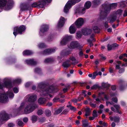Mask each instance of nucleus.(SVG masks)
<instances>
[{
	"mask_svg": "<svg viewBox=\"0 0 127 127\" xmlns=\"http://www.w3.org/2000/svg\"><path fill=\"white\" fill-rule=\"evenodd\" d=\"M25 62L28 65H35L37 64V62L33 59H27L26 60Z\"/></svg>",
	"mask_w": 127,
	"mask_h": 127,
	"instance_id": "19",
	"label": "nucleus"
},
{
	"mask_svg": "<svg viewBox=\"0 0 127 127\" xmlns=\"http://www.w3.org/2000/svg\"><path fill=\"white\" fill-rule=\"evenodd\" d=\"M120 6L122 7H124L126 6L125 1H123L119 3Z\"/></svg>",
	"mask_w": 127,
	"mask_h": 127,
	"instance_id": "36",
	"label": "nucleus"
},
{
	"mask_svg": "<svg viewBox=\"0 0 127 127\" xmlns=\"http://www.w3.org/2000/svg\"><path fill=\"white\" fill-rule=\"evenodd\" d=\"M76 30V28L74 25H71L69 28V32L71 34H72L74 33Z\"/></svg>",
	"mask_w": 127,
	"mask_h": 127,
	"instance_id": "24",
	"label": "nucleus"
},
{
	"mask_svg": "<svg viewBox=\"0 0 127 127\" xmlns=\"http://www.w3.org/2000/svg\"><path fill=\"white\" fill-rule=\"evenodd\" d=\"M121 62L120 61H115L114 63V64H116L115 68L116 69H119L120 68V64H121Z\"/></svg>",
	"mask_w": 127,
	"mask_h": 127,
	"instance_id": "27",
	"label": "nucleus"
},
{
	"mask_svg": "<svg viewBox=\"0 0 127 127\" xmlns=\"http://www.w3.org/2000/svg\"><path fill=\"white\" fill-rule=\"evenodd\" d=\"M120 118L119 117H114V121L117 122H118L119 121Z\"/></svg>",
	"mask_w": 127,
	"mask_h": 127,
	"instance_id": "52",
	"label": "nucleus"
},
{
	"mask_svg": "<svg viewBox=\"0 0 127 127\" xmlns=\"http://www.w3.org/2000/svg\"><path fill=\"white\" fill-rule=\"evenodd\" d=\"M107 50L108 51H110L111 50L112 48L113 47L112 44L110 45V44H108L107 46Z\"/></svg>",
	"mask_w": 127,
	"mask_h": 127,
	"instance_id": "48",
	"label": "nucleus"
},
{
	"mask_svg": "<svg viewBox=\"0 0 127 127\" xmlns=\"http://www.w3.org/2000/svg\"><path fill=\"white\" fill-rule=\"evenodd\" d=\"M90 109L89 108H86L85 110V116L86 117H87L90 115L91 114Z\"/></svg>",
	"mask_w": 127,
	"mask_h": 127,
	"instance_id": "33",
	"label": "nucleus"
},
{
	"mask_svg": "<svg viewBox=\"0 0 127 127\" xmlns=\"http://www.w3.org/2000/svg\"><path fill=\"white\" fill-rule=\"evenodd\" d=\"M21 81V79L20 78H17L13 80V83L16 84H20Z\"/></svg>",
	"mask_w": 127,
	"mask_h": 127,
	"instance_id": "30",
	"label": "nucleus"
},
{
	"mask_svg": "<svg viewBox=\"0 0 127 127\" xmlns=\"http://www.w3.org/2000/svg\"><path fill=\"white\" fill-rule=\"evenodd\" d=\"M93 116L95 118L97 117L98 116V113L96 110H94L93 111Z\"/></svg>",
	"mask_w": 127,
	"mask_h": 127,
	"instance_id": "44",
	"label": "nucleus"
},
{
	"mask_svg": "<svg viewBox=\"0 0 127 127\" xmlns=\"http://www.w3.org/2000/svg\"><path fill=\"white\" fill-rule=\"evenodd\" d=\"M117 17L114 15H110L107 18L108 21H109V22L110 24H112L116 19Z\"/></svg>",
	"mask_w": 127,
	"mask_h": 127,
	"instance_id": "23",
	"label": "nucleus"
},
{
	"mask_svg": "<svg viewBox=\"0 0 127 127\" xmlns=\"http://www.w3.org/2000/svg\"><path fill=\"white\" fill-rule=\"evenodd\" d=\"M71 50L69 49H65L61 51V56L62 57L64 58L71 54Z\"/></svg>",
	"mask_w": 127,
	"mask_h": 127,
	"instance_id": "17",
	"label": "nucleus"
},
{
	"mask_svg": "<svg viewBox=\"0 0 127 127\" xmlns=\"http://www.w3.org/2000/svg\"><path fill=\"white\" fill-rule=\"evenodd\" d=\"M93 29L95 33L99 32V29L97 26H94L93 27Z\"/></svg>",
	"mask_w": 127,
	"mask_h": 127,
	"instance_id": "42",
	"label": "nucleus"
},
{
	"mask_svg": "<svg viewBox=\"0 0 127 127\" xmlns=\"http://www.w3.org/2000/svg\"><path fill=\"white\" fill-rule=\"evenodd\" d=\"M49 27L48 25L44 24L41 27L39 32V34L41 37L46 35V32L49 30Z\"/></svg>",
	"mask_w": 127,
	"mask_h": 127,
	"instance_id": "10",
	"label": "nucleus"
},
{
	"mask_svg": "<svg viewBox=\"0 0 127 127\" xmlns=\"http://www.w3.org/2000/svg\"><path fill=\"white\" fill-rule=\"evenodd\" d=\"M69 110L68 109H66L64 110L62 113V114H67L69 112Z\"/></svg>",
	"mask_w": 127,
	"mask_h": 127,
	"instance_id": "53",
	"label": "nucleus"
},
{
	"mask_svg": "<svg viewBox=\"0 0 127 127\" xmlns=\"http://www.w3.org/2000/svg\"><path fill=\"white\" fill-rule=\"evenodd\" d=\"M1 79L0 78V92L5 88L9 89L6 93H0V102L4 103L8 101V96L10 98H12L14 97V94L11 90L13 86V84L11 82V79L10 77L4 78L2 80L3 84H1Z\"/></svg>",
	"mask_w": 127,
	"mask_h": 127,
	"instance_id": "2",
	"label": "nucleus"
},
{
	"mask_svg": "<svg viewBox=\"0 0 127 127\" xmlns=\"http://www.w3.org/2000/svg\"><path fill=\"white\" fill-rule=\"evenodd\" d=\"M13 91L14 93H17L19 92V89L17 88L14 87L13 89Z\"/></svg>",
	"mask_w": 127,
	"mask_h": 127,
	"instance_id": "54",
	"label": "nucleus"
},
{
	"mask_svg": "<svg viewBox=\"0 0 127 127\" xmlns=\"http://www.w3.org/2000/svg\"><path fill=\"white\" fill-rule=\"evenodd\" d=\"M98 87V86L97 85H95L93 86L91 88L92 89H97Z\"/></svg>",
	"mask_w": 127,
	"mask_h": 127,
	"instance_id": "56",
	"label": "nucleus"
},
{
	"mask_svg": "<svg viewBox=\"0 0 127 127\" xmlns=\"http://www.w3.org/2000/svg\"><path fill=\"white\" fill-rule=\"evenodd\" d=\"M82 34L80 32H77L76 33V38L77 39L80 38L82 36Z\"/></svg>",
	"mask_w": 127,
	"mask_h": 127,
	"instance_id": "41",
	"label": "nucleus"
},
{
	"mask_svg": "<svg viewBox=\"0 0 127 127\" xmlns=\"http://www.w3.org/2000/svg\"><path fill=\"white\" fill-rule=\"evenodd\" d=\"M17 124L18 126L21 127H23L24 125V124L22 121L19 120H18Z\"/></svg>",
	"mask_w": 127,
	"mask_h": 127,
	"instance_id": "43",
	"label": "nucleus"
},
{
	"mask_svg": "<svg viewBox=\"0 0 127 127\" xmlns=\"http://www.w3.org/2000/svg\"><path fill=\"white\" fill-rule=\"evenodd\" d=\"M72 101L74 103H76L77 101H80V100L79 99H73L72 100Z\"/></svg>",
	"mask_w": 127,
	"mask_h": 127,
	"instance_id": "61",
	"label": "nucleus"
},
{
	"mask_svg": "<svg viewBox=\"0 0 127 127\" xmlns=\"http://www.w3.org/2000/svg\"><path fill=\"white\" fill-rule=\"evenodd\" d=\"M90 106L92 107L95 108L96 106V104H94L91 102L90 103Z\"/></svg>",
	"mask_w": 127,
	"mask_h": 127,
	"instance_id": "60",
	"label": "nucleus"
},
{
	"mask_svg": "<svg viewBox=\"0 0 127 127\" xmlns=\"http://www.w3.org/2000/svg\"><path fill=\"white\" fill-rule=\"evenodd\" d=\"M72 38V35H65L61 38L60 45L62 46L66 45L68 41L71 40Z\"/></svg>",
	"mask_w": 127,
	"mask_h": 127,
	"instance_id": "11",
	"label": "nucleus"
},
{
	"mask_svg": "<svg viewBox=\"0 0 127 127\" xmlns=\"http://www.w3.org/2000/svg\"><path fill=\"white\" fill-rule=\"evenodd\" d=\"M81 47L77 41H72L70 44V47L71 49L79 48Z\"/></svg>",
	"mask_w": 127,
	"mask_h": 127,
	"instance_id": "18",
	"label": "nucleus"
},
{
	"mask_svg": "<svg viewBox=\"0 0 127 127\" xmlns=\"http://www.w3.org/2000/svg\"><path fill=\"white\" fill-rule=\"evenodd\" d=\"M37 96L32 94L27 95L25 97V101L22 102L18 109L20 114H28L32 112L37 107V105L33 102L36 99Z\"/></svg>",
	"mask_w": 127,
	"mask_h": 127,
	"instance_id": "1",
	"label": "nucleus"
},
{
	"mask_svg": "<svg viewBox=\"0 0 127 127\" xmlns=\"http://www.w3.org/2000/svg\"><path fill=\"white\" fill-rule=\"evenodd\" d=\"M94 35L93 34L92 35L90 36V39H91L92 40H93L94 41H95V40L94 38Z\"/></svg>",
	"mask_w": 127,
	"mask_h": 127,
	"instance_id": "62",
	"label": "nucleus"
},
{
	"mask_svg": "<svg viewBox=\"0 0 127 127\" xmlns=\"http://www.w3.org/2000/svg\"><path fill=\"white\" fill-rule=\"evenodd\" d=\"M68 60L69 61L70 60H71L72 62H73L72 63L73 64H75L78 63V62L76 61V59L74 57L72 56L71 57H70L69 59Z\"/></svg>",
	"mask_w": 127,
	"mask_h": 127,
	"instance_id": "32",
	"label": "nucleus"
},
{
	"mask_svg": "<svg viewBox=\"0 0 127 127\" xmlns=\"http://www.w3.org/2000/svg\"><path fill=\"white\" fill-rule=\"evenodd\" d=\"M112 100L114 102L117 103L118 102V99L116 97H113L112 98Z\"/></svg>",
	"mask_w": 127,
	"mask_h": 127,
	"instance_id": "55",
	"label": "nucleus"
},
{
	"mask_svg": "<svg viewBox=\"0 0 127 127\" xmlns=\"http://www.w3.org/2000/svg\"><path fill=\"white\" fill-rule=\"evenodd\" d=\"M53 39V36L52 35H50L46 39V41L48 42H51L52 41Z\"/></svg>",
	"mask_w": 127,
	"mask_h": 127,
	"instance_id": "39",
	"label": "nucleus"
},
{
	"mask_svg": "<svg viewBox=\"0 0 127 127\" xmlns=\"http://www.w3.org/2000/svg\"><path fill=\"white\" fill-rule=\"evenodd\" d=\"M82 32L84 35H86L91 34L92 32V30L90 29L85 28L82 29Z\"/></svg>",
	"mask_w": 127,
	"mask_h": 127,
	"instance_id": "22",
	"label": "nucleus"
},
{
	"mask_svg": "<svg viewBox=\"0 0 127 127\" xmlns=\"http://www.w3.org/2000/svg\"><path fill=\"white\" fill-rule=\"evenodd\" d=\"M54 60V59L53 58H48L46 59L44 61L45 63H52Z\"/></svg>",
	"mask_w": 127,
	"mask_h": 127,
	"instance_id": "31",
	"label": "nucleus"
},
{
	"mask_svg": "<svg viewBox=\"0 0 127 127\" xmlns=\"http://www.w3.org/2000/svg\"><path fill=\"white\" fill-rule=\"evenodd\" d=\"M117 5V3L110 4L107 2L103 4L102 5V10L100 13V19L104 18L107 16V14L110 12L111 9L115 8Z\"/></svg>",
	"mask_w": 127,
	"mask_h": 127,
	"instance_id": "4",
	"label": "nucleus"
},
{
	"mask_svg": "<svg viewBox=\"0 0 127 127\" xmlns=\"http://www.w3.org/2000/svg\"><path fill=\"white\" fill-rule=\"evenodd\" d=\"M46 101L45 99L40 98L38 99V102L40 104H42L44 103Z\"/></svg>",
	"mask_w": 127,
	"mask_h": 127,
	"instance_id": "35",
	"label": "nucleus"
},
{
	"mask_svg": "<svg viewBox=\"0 0 127 127\" xmlns=\"http://www.w3.org/2000/svg\"><path fill=\"white\" fill-rule=\"evenodd\" d=\"M26 29L25 26L22 25L15 27L14 28L13 34L15 37L18 34H21L24 32Z\"/></svg>",
	"mask_w": 127,
	"mask_h": 127,
	"instance_id": "9",
	"label": "nucleus"
},
{
	"mask_svg": "<svg viewBox=\"0 0 127 127\" xmlns=\"http://www.w3.org/2000/svg\"><path fill=\"white\" fill-rule=\"evenodd\" d=\"M9 119L8 115L6 112L2 111L0 113V122L7 120Z\"/></svg>",
	"mask_w": 127,
	"mask_h": 127,
	"instance_id": "12",
	"label": "nucleus"
},
{
	"mask_svg": "<svg viewBox=\"0 0 127 127\" xmlns=\"http://www.w3.org/2000/svg\"><path fill=\"white\" fill-rule=\"evenodd\" d=\"M43 113V111L41 110H39L37 111V114L38 115H40L42 114Z\"/></svg>",
	"mask_w": 127,
	"mask_h": 127,
	"instance_id": "57",
	"label": "nucleus"
},
{
	"mask_svg": "<svg viewBox=\"0 0 127 127\" xmlns=\"http://www.w3.org/2000/svg\"><path fill=\"white\" fill-rule=\"evenodd\" d=\"M110 96L111 97L115 96L118 95V94L117 92L113 93L110 92Z\"/></svg>",
	"mask_w": 127,
	"mask_h": 127,
	"instance_id": "49",
	"label": "nucleus"
},
{
	"mask_svg": "<svg viewBox=\"0 0 127 127\" xmlns=\"http://www.w3.org/2000/svg\"><path fill=\"white\" fill-rule=\"evenodd\" d=\"M114 107L115 108L116 110L115 109L114 107H111V109L114 112H116L117 113H118L120 114H121L122 113L121 111H119V110L120 108V106L119 105L117 104L114 105Z\"/></svg>",
	"mask_w": 127,
	"mask_h": 127,
	"instance_id": "21",
	"label": "nucleus"
},
{
	"mask_svg": "<svg viewBox=\"0 0 127 127\" xmlns=\"http://www.w3.org/2000/svg\"><path fill=\"white\" fill-rule=\"evenodd\" d=\"M69 61L67 60L63 63V66L64 68H67L69 67L70 65V64L69 63Z\"/></svg>",
	"mask_w": 127,
	"mask_h": 127,
	"instance_id": "28",
	"label": "nucleus"
},
{
	"mask_svg": "<svg viewBox=\"0 0 127 127\" xmlns=\"http://www.w3.org/2000/svg\"><path fill=\"white\" fill-rule=\"evenodd\" d=\"M125 71V69L124 68H121L120 69L119 71V72L120 73H122L124 72Z\"/></svg>",
	"mask_w": 127,
	"mask_h": 127,
	"instance_id": "58",
	"label": "nucleus"
},
{
	"mask_svg": "<svg viewBox=\"0 0 127 127\" xmlns=\"http://www.w3.org/2000/svg\"><path fill=\"white\" fill-rule=\"evenodd\" d=\"M106 94V93L103 92H101L99 93L98 95L99 97H101L103 95L104 96Z\"/></svg>",
	"mask_w": 127,
	"mask_h": 127,
	"instance_id": "51",
	"label": "nucleus"
},
{
	"mask_svg": "<svg viewBox=\"0 0 127 127\" xmlns=\"http://www.w3.org/2000/svg\"><path fill=\"white\" fill-rule=\"evenodd\" d=\"M123 61L125 62H126V63L125 64H123L122 65V66H127V59L126 58H124L123 59Z\"/></svg>",
	"mask_w": 127,
	"mask_h": 127,
	"instance_id": "59",
	"label": "nucleus"
},
{
	"mask_svg": "<svg viewBox=\"0 0 127 127\" xmlns=\"http://www.w3.org/2000/svg\"><path fill=\"white\" fill-rule=\"evenodd\" d=\"M20 8V10L22 11L31 10H32L31 6L27 3H23L21 4Z\"/></svg>",
	"mask_w": 127,
	"mask_h": 127,
	"instance_id": "13",
	"label": "nucleus"
},
{
	"mask_svg": "<svg viewBox=\"0 0 127 127\" xmlns=\"http://www.w3.org/2000/svg\"><path fill=\"white\" fill-rule=\"evenodd\" d=\"M57 50L56 48L48 49L44 50L43 52L40 53V54L43 55H47L54 52Z\"/></svg>",
	"mask_w": 127,
	"mask_h": 127,
	"instance_id": "14",
	"label": "nucleus"
},
{
	"mask_svg": "<svg viewBox=\"0 0 127 127\" xmlns=\"http://www.w3.org/2000/svg\"><path fill=\"white\" fill-rule=\"evenodd\" d=\"M62 110L61 108L59 109L56 111L55 114H59L62 112Z\"/></svg>",
	"mask_w": 127,
	"mask_h": 127,
	"instance_id": "50",
	"label": "nucleus"
},
{
	"mask_svg": "<svg viewBox=\"0 0 127 127\" xmlns=\"http://www.w3.org/2000/svg\"><path fill=\"white\" fill-rule=\"evenodd\" d=\"M101 86L102 87L105 88H108L110 86V84H108V83H105L103 82L102 83Z\"/></svg>",
	"mask_w": 127,
	"mask_h": 127,
	"instance_id": "34",
	"label": "nucleus"
},
{
	"mask_svg": "<svg viewBox=\"0 0 127 127\" xmlns=\"http://www.w3.org/2000/svg\"><path fill=\"white\" fill-rule=\"evenodd\" d=\"M13 3L12 0H9L7 2V0H0V12L2 11V9L4 8L6 10L11 9L13 6Z\"/></svg>",
	"mask_w": 127,
	"mask_h": 127,
	"instance_id": "5",
	"label": "nucleus"
},
{
	"mask_svg": "<svg viewBox=\"0 0 127 127\" xmlns=\"http://www.w3.org/2000/svg\"><path fill=\"white\" fill-rule=\"evenodd\" d=\"M84 22V20L82 18L78 19L75 22V24L77 28H79L82 26Z\"/></svg>",
	"mask_w": 127,
	"mask_h": 127,
	"instance_id": "20",
	"label": "nucleus"
},
{
	"mask_svg": "<svg viewBox=\"0 0 127 127\" xmlns=\"http://www.w3.org/2000/svg\"><path fill=\"white\" fill-rule=\"evenodd\" d=\"M91 5V3L90 1H87L84 4V8H83L80 7L78 8L76 10V12L77 13L83 14L85 13L86 10L89 8Z\"/></svg>",
	"mask_w": 127,
	"mask_h": 127,
	"instance_id": "8",
	"label": "nucleus"
},
{
	"mask_svg": "<svg viewBox=\"0 0 127 127\" xmlns=\"http://www.w3.org/2000/svg\"><path fill=\"white\" fill-rule=\"evenodd\" d=\"M34 72L36 73H39L41 71L39 67L36 68L34 69Z\"/></svg>",
	"mask_w": 127,
	"mask_h": 127,
	"instance_id": "46",
	"label": "nucleus"
},
{
	"mask_svg": "<svg viewBox=\"0 0 127 127\" xmlns=\"http://www.w3.org/2000/svg\"><path fill=\"white\" fill-rule=\"evenodd\" d=\"M104 98L107 101L109 99V96L106 95V94L104 96Z\"/></svg>",
	"mask_w": 127,
	"mask_h": 127,
	"instance_id": "63",
	"label": "nucleus"
},
{
	"mask_svg": "<svg viewBox=\"0 0 127 127\" xmlns=\"http://www.w3.org/2000/svg\"><path fill=\"white\" fill-rule=\"evenodd\" d=\"M38 46L39 48L41 49L45 47L46 45L44 43H41L38 44Z\"/></svg>",
	"mask_w": 127,
	"mask_h": 127,
	"instance_id": "38",
	"label": "nucleus"
},
{
	"mask_svg": "<svg viewBox=\"0 0 127 127\" xmlns=\"http://www.w3.org/2000/svg\"><path fill=\"white\" fill-rule=\"evenodd\" d=\"M119 83L120 84L119 89L121 91H124L127 88V83L121 79L119 80Z\"/></svg>",
	"mask_w": 127,
	"mask_h": 127,
	"instance_id": "15",
	"label": "nucleus"
},
{
	"mask_svg": "<svg viewBox=\"0 0 127 127\" xmlns=\"http://www.w3.org/2000/svg\"><path fill=\"white\" fill-rule=\"evenodd\" d=\"M37 117L36 116L33 115L32 117L31 120L33 123H34L37 121Z\"/></svg>",
	"mask_w": 127,
	"mask_h": 127,
	"instance_id": "40",
	"label": "nucleus"
},
{
	"mask_svg": "<svg viewBox=\"0 0 127 127\" xmlns=\"http://www.w3.org/2000/svg\"><path fill=\"white\" fill-rule=\"evenodd\" d=\"M8 127H13L14 126V124L13 123H9L8 125Z\"/></svg>",
	"mask_w": 127,
	"mask_h": 127,
	"instance_id": "64",
	"label": "nucleus"
},
{
	"mask_svg": "<svg viewBox=\"0 0 127 127\" xmlns=\"http://www.w3.org/2000/svg\"><path fill=\"white\" fill-rule=\"evenodd\" d=\"M45 114L47 116H49L51 115V111L49 110H46L45 111Z\"/></svg>",
	"mask_w": 127,
	"mask_h": 127,
	"instance_id": "45",
	"label": "nucleus"
},
{
	"mask_svg": "<svg viewBox=\"0 0 127 127\" xmlns=\"http://www.w3.org/2000/svg\"><path fill=\"white\" fill-rule=\"evenodd\" d=\"M92 3L94 5H98L101 3V1L100 0H94L93 1Z\"/></svg>",
	"mask_w": 127,
	"mask_h": 127,
	"instance_id": "37",
	"label": "nucleus"
},
{
	"mask_svg": "<svg viewBox=\"0 0 127 127\" xmlns=\"http://www.w3.org/2000/svg\"><path fill=\"white\" fill-rule=\"evenodd\" d=\"M33 53V52L31 50H25L23 51V55H29L32 54Z\"/></svg>",
	"mask_w": 127,
	"mask_h": 127,
	"instance_id": "26",
	"label": "nucleus"
},
{
	"mask_svg": "<svg viewBox=\"0 0 127 127\" xmlns=\"http://www.w3.org/2000/svg\"><path fill=\"white\" fill-rule=\"evenodd\" d=\"M52 0H40L38 1L32 3L31 6L32 8V7H37L38 8L44 7V5L47 2H50Z\"/></svg>",
	"mask_w": 127,
	"mask_h": 127,
	"instance_id": "6",
	"label": "nucleus"
},
{
	"mask_svg": "<svg viewBox=\"0 0 127 127\" xmlns=\"http://www.w3.org/2000/svg\"><path fill=\"white\" fill-rule=\"evenodd\" d=\"M98 75V72L97 71H95L94 72L93 74V77L92 78V79H95L96 76Z\"/></svg>",
	"mask_w": 127,
	"mask_h": 127,
	"instance_id": "47",
	"label": "nucleus"
},
{
	"mask_svg": "<svg viewBox=\"0 0 127 127\" xmlns=\"http://www.w3.org/2000/svg\"><path fill=\"white\" fill-rule=\"evenodd\" d=\"M82 126L83 127H87L88 126V122L86 119L83 120L82 121Z\"/></svg>",
	"mask_w": 127,
	"mask_h": 127,
	"instance_id": "29",
	"label": "nucleus"
},
{
	"mask_svg": "<svg viewBox=\"0 0 127 127\" xmlns=\"http://www.w3.org/2000/svg\"><path fill=\"white\" fill-rule=\"evenodd\" d=\"M66 20V19H65L64 17H61L57 25V27L58 28L62 27L64 26Z\"/></svg>",
	"mask_w": 127,
	"mask_h": 127,
	"instance_id": "16",
	"label": "nucleus"
},
{
	"mask_svg": "<svg viewBox=\"0 0 127 127\" xmlns=\"http://www.w3.org/2000/svg\"><path fill=\"white\" fill-rule=\"evenodd\" d=\"M58 90V89L56 88L53 86H48L44 82L40 83L38 85L37 91L40 92L41 96H49L51 98L52 97V95L48 94L56 92Z\"/></svg>",
	"mask_w": 127,
	"mask_h": 127,
	"instance_id": "3",
	"label": "nucleus"
},
{
	"mask_svg": "<svg viewBox=\"0 0 127 127\" xmlns=\"http://www.w3.org/2000/svg\"><path fill=\"white\" fill-rule=\"evenodd\" d=\"M81 0H69L65 5L64 10V13H67L72 6L76 3L80 1Z\"/></svg>",
	"mask_w": 127,
	"mask_h": 127,
	"instance_id": "7",
	"label": "nucleus"
},
{
	"mask_svg": "<svg viewBox=\"0 0 127 127\" xmlns=\"http://www.w3.org/2000/svg\"><path fill=\"white\" fill-rule=\"evenodd\" d=\"M61 94H60L58 95L54 98L53 100V102H57L59 101L60 97L63 98L64 97L63 95H62Z\"/></svg>",
	"mask_w": 127,
	"mask_h": 127,
	"instance_id": "25",
	"label": "nucleus"
}]
</instances>
